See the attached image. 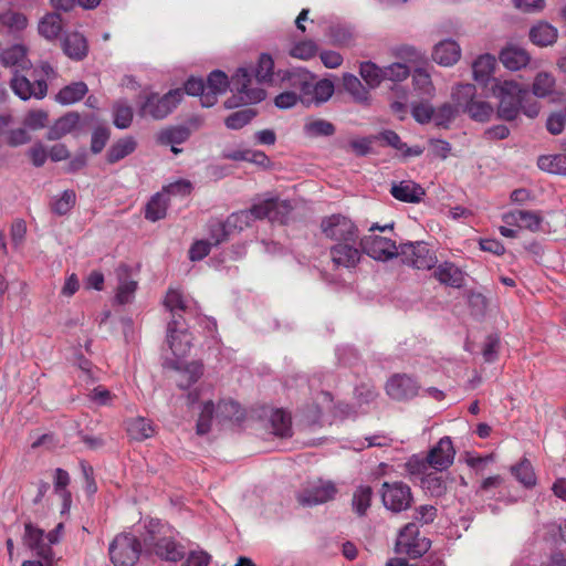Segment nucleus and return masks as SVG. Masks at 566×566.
I'll return each mask as SVG.
<instances>
[{
	"instance_id": "1",
	"label": "nucleus",
	"mask_w": 566,
	"mask_h": 566,
	"mask_svg": "<svg viewBox=\"0 0 566 566\" xmlns=\"http://www.w3.org/2000/svg\"><path fill=\"white\" fill-rule=\"evenodd\" d=\"M252 76L245 67H240L229 80L220 70L212 71L206 82L207 92L202 95L201 105L211 107L218 101V95L230 87L233 95L224 102L226 108H234L242 104H254L263 101L266 93L261 87H252Z\"/></svg>"
},
{
	"instance_id": "2",
	"label": "nucleus",
	"mask_w": 566,
	"mask_h": 566,
	"mask_svg": "<svg viewBox=\"0 0 566 566\" xmlns=\"http://www.w3.org/2000/svg\"><path fill=\"white\" fill-rule=\"evenodd\" d=\"M491 91L493 96L499 99L496 116L500 119L512 122L517 118L521 112L522 103L530 93L514 81H501L493 77Z\"/></svg>"
},
{
	"instance_id": "3",
	"label": "nucleus",
	"mask_w": 566,
	"mask_h": 566,
	"mask_svg": "<svg viewBox=\"0 0 566 566\" xmlns=\"http://www.w3.org/2000/svg\"><path fill=\"white\" fill-rule=\"evenodd\" d=\"M182 97V88L170 90L164 95L157 92L140 94L138 97V116L163 120L177 108Z\"/></svg>"
},
{
	"instance_id": "4",
	"label": "nucleus",
	"mask_w": 566,
	"mask_h": 566,
	"mask_svg": "<svg viewBox=\"0 0 566 566\" xmlns=\"http://www.w3.org/2000/svg\"><path fill=\"white\" fill-rule=\"evenodd\" d=\"M451 98L461 108V112L474 122L486 123L494 115L492 104L478 96L476 87L473 84H458L452 90Z\"/></svg>"
},
{
	"instance_id": "5",
	"label": "nucleus",
	"mask_w": 566,
	"mask_h": 566,
	"mask_svg": "<svg viewBox=\"0 0 566 566\" xmlns=\"http://www.w3.org/2000/svg\"><path fill=\"white\" fill-rule=\"evenodd\" d=\"M455 451L453 449L450 437L441 438L438 443L428 452L424 460L410 461L408 464L412 469L411 472H420L430 465L431 468L442 471L448 469L454 460Z\"/></svg>"
},
{
	"instance_id": "6",
	"label": "nucleus",
	"mask_w": 566,
	"mask_h": 566,
	"mask_svg": "<svg viewBox=\"0 0 566 566\" xmlns=\"http://www.w3.org/2000/svg\"><path fill=\"white\" fill-rule=\"evenodd\" d=\"M140 553V541L133 534H119L109 545L111 560L115 566H134Z\"/></svg>"
},
{
	"instance_id": "7",
	"label": "nucleus",
	"mask_w": 566,
	"mask_h": 566,
	"mask_svg": "<svg viewBox=\"0 0 566 566\" xmlns=\"http://www.w3.org/2000/svg\"><path fill=\"white\" fill-rule=\"evenodd\" d=\"M321 231L325 238L342 242H358L359 231L355 223L347 217L342 214H332L325 217L321 221Z\"/></svg>"
},
{
	"instance_id": "8",
	"label": "nucleus",
	"mask_w": 566,
	"mask_h": 566,
	"mask_svg": "<svg viewBox=\"0 0 566 566\" xmlns=\"http://www.w3.org/2000/svg\"><path fill=\"white\" fill-rule=\"evenodd\" d=\"M398 256L403 264L418 270H430L437 263L436 254L422 241L400 244Z\"/></svg>"
},
{
	"instance_id": "9",
	"label": "nucleus",
	"mask_w": 566,
	"mask_h": 566,
	"mask_svg": "<svg viewBox=\"0 0 566 566\" xmlns=\"http://www.w3.org/2000/svg\"><path fill=\"white\" fill-rule=\"evenodd\" d=\"M337 488L333 481L318 479L308 482L296 494V500L302 506H315L334 500Z\"/></svg>"
},
{
	"instance_id": "10",
	"label": "nucleus",
	"mask_w": 566,
	"mask_h": 566,
	"mask_svg": "<svg viewBox=\"0 0 566 566\" xmlns=\"http://www.w3.org/2000/svg\"><path fill=\"white\" fill-rule=\"evenodd\" d=\"M10 87L22 101H28L31 97L42 99L48 93L46 81L38 77L36 71H33L29 77L14 71L10 80Z\"/></svg>"
},
{
	"instance_id": "11",
	"label": "nucleus",
	"mask_w": 566,
	"mask_h": 566,
	"mask_svg": "<svg viewBox=\"0 0 566 566\" xmlns=\"http://www.w3.org/2000/svg\"><path fill=\"white\" fill-rule=\"evenodd\" d=\"M431 542L419 536V528L416 523H408L399 533L396 551L406 554L410 558H419L428 552Z\"/></svg>"
},
{
	"instance_id": "12",
	"label": "nucleus",
	"mask_w": 566,
	"mask_h": 566,
	"mask_svg": "<svg viewBox=\"0 0 566 566\" xmlns=\"http://www.w3.org/2000/svg\"><path fill=\"white\" fill-rule=\"evenodd\" d=\"M381 500L386 509L399 513L408 510L413 501L411 489L401 481L384 482Z\"/></svg>"
},
{
	"instance_id": "13",
	"label": "nucleus",
	"mask_w": 566,
	"mask_h": 566,
	"mask_svg": "<svg viewBox=\"0 0 566 566\" xmlns=\"http://www.w3.org/2000/svg\"><path fill=\"white\" fill-rule=\"evenodd\" d=\"M359 247L364 253L379 261H387L399 254V247L395 241L376 234L363 237Z\"/></svg>"
},
{
	"instance_id": "14",
	"label": "nucleus",
	"mask_w": 566,
	"mask_h": 566,
	"mask_svg": "<svg viewBox=\"0 0 566 566\" xmlns=\"http://www.w3.org/2000/svg\"><path fill=\"white\" fill-rule=\"evenodd\" d=\"M361 252L359 241L335 243L329 248V255L334 269H355L360 262Z\"/></svg>"
},
{
	"instance_id": "15",
	"label": "nucleus",
	"mask_w": 566,
	"mask_h": 566,
	"mask_svg": "<svg viewBox=\"0 0 566 566\" xmlns=\"http://www.w3.org/2000/svg\"><path fill=\"white\" fill-rule=\"evenodd\" d=\"M419 388L418 381L406 374H395L386 382L387 395L397 401L416 397Z\"/></svg>"
},
{
	"instance_id": "16",
	"label": "nucleus",
	"mask_w": 566,
	"mask_h": 566,
	"mask_svg": "<svg viewBox=\"0 0 566 566\" xmlns=\"http://www.w3.org/2000/svg\"><path fill=\"white\" fill-rule=\"evenodd\" d=\"M169 533L172 532L168 524L163 523L160 520L150 518L144 524V531L138 539L145 553L153 554L154 549L165 541Z\"/></svg>"
},
{
	"instance_id": "17",
	"label": "nucleus",
	"mask_w": 566,
	"mask_h": 566,
	"mask_svg": "<svg viewBox=\"0 0 566 566\" xmlns=\"http://www.w3.org/2000/svg\"><path fill=\"white\" fill-rule=\"evenodd\" d=\"M292 207L287 201L277 199H268L253 205L250 209L253 220L268 218L271 221L284 222Z\"/></svg>"
},
{
	"instance_id": "18",
	"label": "nucleus",
	"mask_w": 566,
	"mask_h": 566,
	"mask_svg": "<svg viewBox=\"0 0 566 566\" xmlns=\"http://www.w3.org/2000/svg\"><path fill=\"white\" fill-rule=\"evenodd\" d=\"M118 286L116 292V302L120 305L130 303L135 297L138 282L134 279L133 270L129 265L122 263L116 269Z\"/></svg>"
},
{
	"instance_id": "19",
	"label": "nucleus",
	"mask_w": 566,
	"mask_h": 566,
	"mask_svg": "<svg viewBox=\"0 0 566 566\" xmlns=\"http://www.w3.org/2000/svg\"><path fill=\"white\" fill-rule=\"evenodd\" d=\"M314 75L305 69H291L284 72L282 83L285 87L301 95H310L312 92Z\"/></svg>"
},
{
	"instance_id": "20",
	"label": "nucleus",
	"mask_w": 566,
	"mask_h": 566,
	"mask_svg": "<svg viewBox=\"0 0 566 566\" xmlns=\"http://www.w3.org/2000/svg\"><path fill=\"white\" fill-rule=\"evenodd\" d=\"M44 532L33 526L32 523L24 525L23 543L31 551H35L36 555L45 560L52 558L53 552L50 545L43 542Z\"/></svg>"
},
{
	"instance_id": "21",
	"label": "nucleus",
	"mask_w": 566,
	"mask_h": 566,
	"mask_svg": "<svg viewBox=\"0 0 566 566\" xmlns=\"http://www.w3.org/2000/svg\"><path fill=\"white\" fill-rule=\"evenodd\" d=\"M27 48L22 44H14L0 54V63L4 67H14V71H30L31 61L27 56Z\"/></svg>"
},
{
	"instance_id": "22",
	"label": "nucleus",
	"mask_w": 566,
	"mask_h": 566,
	"mask_svg": "<svg viewBox=\"0 0 566 566\" xmlns=\"http://www.w3.org/2000/svg\"><path fill=\"white\" fill-rule=\"evenodd\" d=\"M390 195L402 202L418 203L426 195L424 189L412 180L392 182Z\"/></svg>"
},
{
	"instance_id": "23",
	"label": "nucleus",
	"mask_w": 566,
	"mask_h": 566,
	"mask_svg": "<svg viewBox=\"0 0 566 566\" xmlns=\"http://www.w3.org/2000/svg\"><path fill=\"white\" fill-rule=\"evenodd\" d=\"M433 276L441 284L453 289H461L464 283V273L452 262H442L433 271Z\"/></svg>"
},
{
	"instance_id": "24",
	"label": "nucleus",
	"mask_w": 566,
	"mask_h": 566,
	"mask_svg": "<svg viewBox=\"0 0 566 566\" xmlns=\"http://www.w3.org/2000/svg\"><path fill=\"white\" fill-rule=\"evenodd\" d=\"M172 368L177 371L176 384L182 390L191 387L203 375V365L199 361H191L182 366L174 363Z\"/></svg>"
},
{
	"instance_id": "25",
	"label": "nucleus",
	"mask_w": 566,
	"mask_h": 566,
	"mask_svg": "<svg viewBox=\"0 0 566 566\" xmlns=\"http://www.w3.org/2000/svg\"><path fill=\"white\" fill-rule=\"evenodd\" d=\"M460 56V45L451 39L440 41L438 44H436L432 52L433 61L443 66H451L455 64Z\"/></svg>"
},
{
	"instance_id": "26",
	"label": "nucleus",
	"mask_w": 566,
	"mask_h": 566,
	"mask_svg": "<svg viewBox=\"0 0 566 566\" xmlns=\"http://www.w3.org/2000/svg\"><path fill=\"white\" fill-rule=\"evenodd\" d=\"M63 52L74 61H82L87 56L88 44L80 32L67 33L62 42Z\"/></svg>"
},
{
	"instance_id": "27",
	"label": "nucleus",
	"mask_w": 566,
	"mask_h": 566,
	"mask_svg": "<svg viewBox=\"0 0 566 566\" xmlns=\"http://www.w3.org/2000/svg\"><path fill=\"white\" fill-rule=\"evenodd\" d=\"M530 59L527 51L516 45H507L502 49L500 53V61L511 71H517L525 67L528 64Z\"/></svg>"
},
{
	"instance_id": "28",
	"label": "nucleus",
	"mask_w": 566,
	"mask_h": 566,
	"mask_svg": "<svg viewBox=\"0 0 566 566\" xmlns=\"http://www.w3.org/2000/svg\"><path fill=\"white\" fill-rule=\"evenodd\" d=\"M80 123V115L75 112H70L64 116L60 117L49 128L45 138L48 140H59L65 135L72 133Z\"/></svg>"
},
{
	"instance_id": "29",
	"label": "nucleus",
	"mask_w": 566,
	"mask_h": 566,
	"mask_svg": "<svg viewBox=\"0 0 566 566\" xmlns=\"http://www.w3.org/2000/svg\"><path fill=\"white\" fill-rule=\"evenodd\" d=\"M190 135L191 132L186 126H168L157 133L156 142L163 146L180 145L187 142Z\"/></svg>"
},
{
	"instance_id": "30",
	"label": "nucleus",
	"mask_w": 566,
	"mask_h": 566,
	"mask_svg": "<svg viewBox=\"0 0 566 566\" xmlns=\"http://www.w3.org/2000/svg\"><path fill=\"white\" fill-rule=\"evenodd\" d=\"M343 87L353 99L360 105H368L370 101L369 90L365 87L360 80L350 73L343 75Z\"/></svg>"
},
{
	"instance_id": "31",
	"label": "nucleus",
	"mask_w": 566,
	"mask_h": 566,
	"mask_svg": "<svg viewBox=\"0 0 566 566\" xmlns=\"http://www.w3.org/2000/svg\"><path fill=\"white\" fill-rule=\"evenodd\" d=\"M496 60L491 54L480 55L472 64L473 77L484 85L492 84L491 74L494 71Z\"/></svg>"
},
{
	"instance_id": "32",
	"label": "nucleus",
	"mask_w": 566,
	"mask_h": 566,
	"mask_svg": "<svg viewBox=\"0 0 566 566\" xmlns=\"http://www.w3.org/2000/svg\"><path fill=\"white\" fill-rule=\"evenodd\" d=\"M453 481L449 474L429 473L421 479L422 489L431 496L440 497L448 491L449 484Z\"/></svg>"
},
{
	"instance_id": "33",
	"label": "nucleus",
	"mask_w": 566,
	"mask_h": 566,
	"mask_svg": "<svg viewBox=\"0 0 566 566\" xmlns=\"http://www.w3.org/2000/svg\"><path fill=\"white\" fill-rule=\"evenodd\" d=\"M137 148V142L132 136L119 138L115 142L106 154V160L108 164H115L125 157L133 154Z\"/></svg>"
},
{
	"instance_id": "34",
	"label": "nucleus",
	"mask_w": 566,
	"mask_h": 566,
	"mask_svg": "<svg viewBox=\"0 0 566 566\" xmlns=\"http://www.w3.org/2000/svg\"><path fill=\"white\" fill-rule=\"evenodd\" d=\"M509 219H512V222L516 223L518 227L525 228L532 232L538 231L543 221L539 212L528 210H514L506 217V222L511 223Z\"/></svg>"
},
{
	"instance_id": "35",
	"label": "nucleus",
	"mask_w": 566,
	"mask_h": 566,
	"mask_svg": "<svg viewBox=\"0 0 566 566\" xmlns=\"http://www.w3.org/2000/svg\"><path fill=\"white\" fill-rule=\"evenodd\" d=\"M126 431L130 439L136 441H144L153 437L155 429L151 420L143 417H136L127 420Z\"/></svg>"
},
{
	"instance_id": "36",
	"label": "nucleus",
	"mask_w": 566,
	"mask_h": 566,
	"mask_svg": "<svg viewBox=\"0 0 566 566\" xmlns=\"http://www.w3.org/2000/svg\"><path fill=\"white\" fill-rule=\"evenodd\" d=\"M167 344L174 356L185 357L192 346V336L189 331L167 333Z\"/></svg>"
},
{
	"instance_id": "37",
	"label": "nucleus",
	"mask_w": 566,
	"mask_h": 566,
	"mask_svg": "<svg viewBox=\"0 0 566 566\" xmlns=\"http://www.w3.org/2000/svg\"><path fill=\"white\" fill-rule=\"evenodd\" d=\"M153 554L169 562L181 560L185 556L182 546L176 543L171 533L154 549Z\"/></svg>"
},
{
	"instance_id": "38",
	"label": "nucleus",
	"mask_w": 566,
	"mask_h": 566,
	"mask_svg": "<svg viewBox=\"0 0 566 566\" xmlns=\"http://www.w3.org/2000/svg\"><path fill=\"white\" fill-rule=\"evenodd\" d=\"M530 39L539 46L551 45L557 39V29L547 22H539L531 29Z\"/></svg>"
},
{
	"instance_id": "39",
	"label": "nucleus",
	"mask_w": 566,
	"mask_h": 566,
	"mask_svg": "<svg viewBox=\"0 0 566 566\" xmlns=\"http://www.w3.org/2000/svg\"><path fill=\"white\" fill-rule=\"evenodd\" d=\"M54 492L62 499L63 510L62 513L67 511L72 503V496L70 491L67 490V485L70 484V475L67 471L64 469L57 468L54 471Z\"/></svg>"
},
{
	"instance_id": "40",
	"label": "nucleus",
	"mask_w": 566,
	"mask_h": 566,
	"mask_svg": "<svg viewBox=\"0 0 566 566\" xmlns=\"http://www.w3.org/2000/svg\"><path fill=\"white\" fill-rule=\"evenodd\" d=\"M88 88L84 82H74L60 90L56 101L62 105H70L81 101Z\"/></svg>"
},
{
	"instance_id": "41",
	"label": "nucleus",
	"mask_w": 566,
	"mask_h": 566,
	"mask_svg": "<svg viewBox=\"0 0 566 566\" xmlns=\"http://www.w3.org/2000/svg\"><path fill=\"white\" fill-rule=\"evenodd\" d=\"M216 417L220 421L240 422L244 419V410L233 400H221L216 408Z\"/></svg>"
},
{
	"instance_id": "42",
	"label": "nucleus",
	"mask_w": 566,
	"mask_h": 566,
	"mask_svg": "<svg viewBox=\"0 0 566 566\" xmlns=\"http://www.w3.org/2000/svg\"><path fill=\"white\" fill-rule=\"evenodd\" d=\"M537 166L549 174L566 175V155H542L537 159Z\"/></svg>"
},
{
	"instance_id": "43",
	"label": "nucleus",
	"mask_w": 566,
	"mask_h": 566,
	"mask_svg": "<svg viewBox=\"0 0 566 566\" xmlns=\"http://www.w3.org/2000/svg\"><path fill=\"white\" fill-rule=\"evenodd\" d=\"M514 478L527 489L536 485V475L532 463L526 458L522 459L517 464L511 467Z\"/></svg>"
},
{
	"instance_id": "44",
	"label": "nucleus",
	"mask_w": 566,
	"mask_h": 566,
	"mask_svg": "<svg viewBox=\"0 0 566 566\" xmlns=\"http://www.w3.org/2000/svg\"><path fill=\"white\" fill-rule=\"evenodd\" d=\"M39 33L48 40L56 39L62 31V18L59 13H48L39 23Z\"/></svg>"
},
{
	"instance_id": "45",
	"label": "nucleus",
	"mask_w": 566,
	"mask_h": 566,
	"mask_svg": "<svg viewBox=\"0 0 566 566\" xmlns=\"http://www.w3.org/2000/svg\"><path fill=\"white\" fill-rule=\"evenodd\" d=\"M209 239L212 247H217L229 240L230 227L228 226V219L221 221L219 219H210L207 223Z\"/></svg>"
},
{
	"instance_id": "46",
	"label": "nucleus",
	"mask_w": 566,
	"mask_h": 566,
	"mask_svg": "<svg viewBox=\"0 0 566 566\" xmlns=\"http://www.w3.org/2000/svg\"><path fill=\"white\" fill-rule=\"evenodd\" d=\"M168 202L164 193H156L146 205L145 218L149 221H158L166 217Z\"/></svg>"
},
{
	"instance_id": "47",
	"label": "nucleus",
	"mask_w": 566,
	"mask_h": 566,
	"mask_svg": "<svg viewBox=\"0 0 566 566\" xmlns=\"http://www.w3.org/2000/svg\"><path fill=\"white\" fill-rule=\"evenodd\" d=\"M271 427L274 434L281 438H287L292 436V421L289 413L282 409H276L271 415Z\"/></svg>"
},
{
	"instance_id": "48",
	"label": "nucleus",
	"mask_w": 566,
	"mask_h": 566,
	"mask_svg": "<svg viewBox=\"0 0 566 566\" xmlns=\"http://www.w3.org/2000/svg\"><path fill=\"white\" fill-rule=\"evenodd\" d=\"M303 130L307 137L316 138L321 136L334 135L336 127L333 123L326 119L317 118L306 122L304 124Z\"/></svg>"
},
{
	"instance_id": "49",
	"label": "nucleus",
	"mask_w": 566,
	"mask_h": 566,
	"mask_svg": "<svg viewBox=\"0 0 566 566\" xmlns=\"http://www.w3.org/2000/svg\"><path fill=\"white\" fill-rule=\"evenodd\" d=\"M359 74L366 82L368 88H376L384 81L382 69L370 61L360 63Z\"/></svg>"
},
{
	"instance_id": "50",
	"label": "nucleus",
	"mask_w": 566,
	"mask_h": 566,
	"mask_svg": "<svg viewBox=\"0 0 566 566\" xmlns=\"http://www.w3.org/2000/svg\"><path fill=\"white\" fill-rule=\"evenodd\" d=\"M133 108L123 101H118L113 105V123L119 129H126L133 122Z\"/></svg>"
},
{
	"instance_id": "51",
	"label": "nucleus",
	"mask_w": 566,
	"mask_h": 566,
	"mask_svg": "<svg viewBox=\"0 0 566 566\" xmlns=\"http://www.w3.org/2000/svg\"><path fill=\"white\" fill-rule=\"evenodd\" d=\"M373 490L368 485H360L353 494V509L359 516H364L370 507Z\"/></svg>"
},
{
	"instance_id": "52",
	"label": "nucleus",
	"mask_w": 566,
	"mask_h": 566,
	"mask_svg": "<svg viewBox=\"0 0 566 566\" xmlns=\"http://www.w3.org/2000/svg\"><path fill=\"white\" fill-rule=\"evenodd\" d=\"M459 113H462L461 108L454 102L453 104L444 103L434 109L433 120L437 126L447 128Z\"/></svg>"
},
{
	"instance_id": "53",
	"label": "nucleus",
	"mask_w": 566,
	"mask_h": 566,
	"mask_svg": "<svg viewBox=\"0 0 566 566\" xmlns=\"http://www.w3.org/2000/svg\"><path fill=\"white\" fill-rule=\"evenodd\" d=\"M255 116V109L244 108L230 114L224 119V124L229 129H240L248 125Z\"/></svg>"
},
{
	"instance_id": "54",
	"label": "nucleus",
	"mask_w": 566,
	"mask_h": 566,
	"mask_svg": "<svg viewBox=\"0 0 566 566\" xmlns=\"http://www.w3.org/2000/svg\"><path fill=\"white\" fill-rule=\"evenodd\" d=\"M0 24L11 32H19L27 28L28 19L23 13L8 10L0 14Z\"/></svg>"
},
{
	"instance_id": "55",
	"label": "nucleus",
	"mask_w": 566,
	"mask_h": 566,
	"mask_svg": "<svg viewBox=\"0 0 566 566\" xmlns=\"http://www.w3.org/2000/svg\"><path fill=\"white\" fill-rule=\"evenodd\" d=\"M555 78L546 72L538 73L533 83V94L545 97L554 91Z\"/></svg>"
},
{
	"instance_id": "56",
	"label": "nucleus",
	"mask_w": 566,
	"mask_h": 566,
	"mask_svg": "<svg viewBox=\"0 0 566 566\" xmlns=\"http://www.w3.org/2000/svg\"><path fill=\"white\" fill-rule=\"evenodd\" d=\"M76 195L74 190H65L62 196L52 202V211L57 216L67 214L75 206Z\"/></svg>"
},
{
	"instance_id": "57",
	"label": "nucleus",
	"mask_w": 566,
	"mask_h": 566,
	"mask_svg": "<svg viewBox=\"0 0 566 566\" xmlns=\"http://www.w3.org/2000/svg\"><path fill=\"white\" fill-rule=\"evenodd\" d=\"M274 62L270 54L262 53L255 69V77L259 83L268 82L273 76Z\"/></svg>"
},
{
	"instance_id": "58",
	"label": "nucleus",
	"mask_w": 566,
	"mask_h": 566,
	"mask_svg": "<svg viewBox=\"0 0 566 566\" xmlns=\"http://www.w3.org/2000/svg\"><path fill=\"white\" fill-rule=\"evenodd\" d=\"M214 411L216 409L212 401L205 402L196 426V431L199 436H203L210 431Z\"/></svg>"
},
{
	"instance_id": "59",
	"label": "nucleus",
	"mask_w": 566,
	"mask_h": 566,
	"mask_svg": "<svg viewBox=\"0 0 566 566\" xmlns=\"http://www.w3.org/2000/svg\"><path fill=\"white\" fill-rule=\"evenodd\" d=\"M317 53V45L312 40L301 41L290 50V55L300 60H310Z\"/></svg>"
},
{
	"instance_id": "60",
	"label": "nucleus",
	"mask_w": 566,
	"mask_h": 566,
	"mask_svg": "<svg viewBox=\"0 0 566 566\" xmlns=\"http://www.w3.org/2000/svg\"><path fill=\"white\" fill-rule=\"evenodd\" d=\"M164 305L169 313L187 312V304L181 293L177 290H169L165 296Z\"/></svg>"
},
{
	"instance_id": "61",
	"label": "nucleus",
	"mask_w": 566,
	"mask_h": 566,
	"mask_svg": "<svg viewBox=\"0 0 566 566\" xmlns=\"http://www.w3.org/2000/svg\"><path fill=\"white\" fill-rule=\"evenodd\" d=\"M334 93V84L332 81L324 78L317 82L313 81L312 92L317 103H324L331 98Z\"/></svg>"
},
{
	"instance_id": "62",
	"label": "nucleus",
	"mask_w": 566,
	"mask_h": 566,
	"mask_svg": "<svg viewBox=\"0 0 566 566\" xmlns=\"http://www.w3.org/2000/svg\"><path fill=\"white\" fill-rule=\"evenodd\" d=\"M229 157L233 160H247L263 167L270 163L269 157L261 150L234 151Z\"/></svg>"
},
{
	"instance_id": "63",
	"label": "nucleus",
	"mask_w": 566,
	"mask_h": 566,
	"mask_svg": "<svg viewBox=\"0 0 566 566\" xmlns=\"http://www.w3.org/2000/svg\"><path fill=\"white\" fill-rule=\"evenodd\" d=\"M384 81L401 82L406 80L409 74V67L403 63H392L382 69Z\"/></svg>"
},
{
	"instance_id": "64",
	"label": "nucleus",
	"mask_w": 566,
	"mask_h": 566,
	"mask_svg": "<svg viewBox=\"0 0 566 566\" xmlns=\"http://www.w3.org/2000/svg\"><path fill=\"white\" fill-rule=\"evenodd\" d=\"M109 136H111L109 128H107L105 126H99V127L95 128L92 133V138H91L92 153L99 154L104 149L106 143L108 142Z\"/></svg>"
}]
</instances>
